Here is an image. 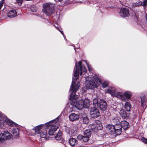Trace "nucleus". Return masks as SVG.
<instances>
[{
	"instance_id": "ea45409f",
	"label": "nucleus",
	"mask_w": 147,
	"mask_h": 147,
	"mask_svg": "<svg viewBox=\"0 0 147 147\" xmlns=\"http://www.w3.org/2000/svg\"><path fill=\"white\" fill-rule=\"evenodd\" d=\"M56 28L58 30H59L61 33L62 34V35L63 36V32L62 31H60V28L58 27H56L55 26Z\"/></svg>"
},
{
	"instance_id": "ddd939ff",
	"label": "nucleus",
	"mask_w": 147,
	"mask_h": 147,
	"mask_svg": "<svg viewBox=\"0 0 147 147\" xmlns=\"http://www.w3.org/2000/svg\"><path fill=\"white\" fill-rule=\"evenodd\" d=\"M99 106L98 107L102 111H104L105 110L107 107V104L106 102L103 100L101 99L99 102Z\"/></svg>"
},
{
	"instance_id": "2eb2a0df",
	"label": "nucleus",
	"mask_w": 147,
	"mask_h": 147,
	"mask_svg": "<svg viewBox=\"0 0 147 147\" xmlns=\"http://www.w3.org/2000/svg\"><path fill=\"white\" fill-rule=\"evenodd\" d=\"M114 129L115 130V133H116L117 135H119L121 133V124L119 123H116L114 125Z\"/></svg>"
},
{
	"instance_id": "cd10ccee",
	"label": "nucleus",
	"mask_w": 147,
	"mask_h": 147,
	"mask_svg": "<svg viewBox=\"0 0 147 147\" xmlns=\"http://www.w3.org/2000/svg\"><path fill=\"white\" fill-rule=\"evenodd\" d=\"M93 103L94 107H98V99L97 98L94 99L93 100Z\"/></svg>"
},
{
	"instance_id": "f8f14e48",
	"label": "nucleus",
	"mask_w": 147,
	"mask_h": 147,
	"mask_svg": "<svg viewBox=\"0 0 147 147\" xmlns=\"http://www.w3.org/2000/svg\"><path fill=\"white\" fill-rule=\"evenodd\" d=\"M46 127L45 125H40L36 127L35 128H33L32 130L34 131L36 134H40L42 131L45 129Z\"/></svg>"
},
{
	"instance_id": "a211bd4d",
	"label": "nucleus",
	"mask_w": 147,
	"mask_h": 147,
	"mask_svg": "<svg viewBox=\"0 0 147 147\" xmlns=\"http://www.w3.org/2000/svg\"><path fill=\"white\" fill-rule=\"evenodd\" d=\"M69 118L70 121H74L78 119L79 117L77 114L75 113H71L69 115Z\"/></svg>"
},
{
	"instance_id": "5701e85b",
	"label": "nucleus",
	"mask_w": 147,
	"mask_h": 147,
	"mask_svg": "<svg viewBox=\"0 0 147 147\" xmlns=\"http://www.w3.org/2000/svg\"><path fill=\"white\" fill-rule=\"evenodd\" d=\"M19 130L18 128L13 129L11 130V132L13 134V136L16 138H18L19 137L18 133Z\"/></svg>"
},
{
	"instance_id": "0eeeda50",
	"label": "nucleus",
	"mask_w": 147,
	"mask_h": 147,
	"mask_svg": "<svg viewBox=\"0 0 147 147\" xmlns=\"http://www.w3.org/2000/svg\"><path fill=\"white\" fill-rule=\"evenodd\" d=\"M90 115L91 117L96 118L100 115L98 110L96 108H91L90 111Z\"/></svg>"
},
{
	"instance_id": "1a4fd4ad",
	"label": "nucleus",
	"mask_w": 147,
	"mask_h": 147,
	"mask_svg": "<svg viewBox=\"0 0 147 147\" xmlns=\"http://www.w3.org/2000/svg\"><path fill=\"white\" fill-rule=\"evenodd\" d=\"M96 124L92 125L91 128L93 131H95L96 130L102 129V124L100 123L99 121H97L96 122Z\"/></svg>"
},
{
	"instance_id": "393cba45",
	"label": "nucleus",
	"mask_w": 147,
	"mask_h": 147,
	"mask_svg": "<svg viewBox=\"0 0 147 147\" xmlns=\"http://www.w3.org/2000/svg\"><path fill=\"white\" fill-rule=\"evenodd\" d=\"M82 118L83 120V123L85 124H87L89 122V119L87 115L85 114H83L82 116Z\"/></svg>"
},
{
	"instance_id": "4be33fe9",
	"label": "nucleus",
	"mask_w": 147,
	"mask_h": 147,
	"mask_svg": "<svg viewBox=\"0 0 147 147\" xmlns=\"http://www.w3.org/2000/svg\"><path fill=\"white\" fill-rule=\"evenodd\" d=\"M17 16V13L14 9L11 10L7 13V16L10 18H13Z\"/></svg>"
},
{
	"instance_id": "a19ab883",
	"label": "nucleus",
	"mask_w": 147,
	"mask_h": 147,
	"mask_svg": "<svg viewBox=\"0 0 147 147\" xmlns=\"http://www.w3.org/2000/svg\"><path fill=\"white\" fill-rule=\"evenodd\" d=\"M146 21L147 22V14H146Z\"/></svg>"
},
{
	"instance_id": "473e14b6",
	"label": "nucleus",
	"mask_w": 147,
	"mask_h": 147,
	"mask_svg": "<svg viewBox=\"0 0 147 147\" xmlns=\"http://www.w3.org/2000/svg\"><path fill=\"white\" fill-rule=\"evenodd\" d=\"M111 122L113 124L118 123V122L119 123V122L118 121V119L116 118H115L114 119H112L111 121Z\"/></svg>"
},
{
	"instance_id": "9b49d317",
	"label": "nucleus",
	"mask_w": 147,
	"mask_h": 147,
	"mask_svg": "<svg viewBox=\"0 0 147 147\" xmlns=\"http://www.w3.org/2000/svg\"><path fill=\"white\" fill-rule=\"evenodd\" d=\"M120 16L122 17H127L129 15L128 9L126 8H123L121 9L119 11Z\"/></svg>"
},
{
	"instance_id": "f704fd0d",
	"label": "nucleus",
	"mask_w": 147,
	"mask_h": 147,
	"mask_svg": "<svg viewBox=\"0 0 147 147\" xmlns=\"http://www.w3.org/2000/svg\"><path fill=\"white\" fill-rule=\"evenodd\" d=\"M85 62L86 63L87 65L89 71H91L92 70V68L91 66L90 65H89L85 61Z\"/></svg>"
},
{
	"instance_id": "7c9ffc66",
	"label": "nucleus",
	"mask_w": 147,
	"mask_h": 147,
	"mask_svg": "<svg viewBox=\"0 0 147 147\" xmlns=\"http://www.w3.org/2000/svg\"><path fill=\"white\" fill-rule=\"evenodd\" d=\"M65 109L67 113H69L72 111V108L67 106L66 107Z\"/></svg>"
},
{
	"instance_id": "423d86ee",
	"label": "nucleus",
	"mask_w": 147,
	"mask_h": 147,
	"mask_svg": "<svg viewBox=\"0 0 147 147\" xmlns=\"http://www.w3.org/2000/svg\"><path fill=\"white\" fill-rule=\"evenodd\" d=\"M121 93L120 96L121 98H120V100L123 101H128L132 95V93L128 91H125L124 93L121 92Z\"/></svg>"
},
{
	"instance_id": "6e6552de",
	"label": "nucleus",
	"mask_w": 147,
	"mask_h": 147,
	"mask_svg": "<svg viewBox=\"0 0 147 147\" xmlns=\"http://www.w3.org/2000/svg\"><path fill=\"white\" fill-rule=\"evenodd\" d=\"M12 137V136L8 131H5L3 134L0 133V142L11 139Z\"/></svg>"
},
{
	"instance_id": "4468645a",
	"label": "nucleus",
	"mask_w": 147,
	"mask_h": 147,
	"mask_svg": "<svg viewBox=\"0 0 147 147\" xmlns=\"http://www.w3.org/2000/svg\"><path fill=\"white\" fill-rule=\"evenodd\" d=\"M70 145L74 147H79L80 146L78 144V141L75 138H71L69 141Z\"/></svg>"
},
{
	"instance_id": "20e7f679",
	"label": "nucleus",
	"mask_w": 147,
	"mask_h": 147,
	"mask_svg": "<svg viewBox=\"0 0 147 147\" xmlns=\"http://www.w3.org/2000/svg\"><path fill=\"white\" fill-rule=\"evenodd\" d=\"M54 5L51 3H47L43 5V11L47 15L50 16L55 11Z\"/></svg>"
},
{
	"instance_id": "c9c22d12",
	"label": "nucleus",
	"mask_w": 147,
	"mask_h": 147,
	"mask_svg": "<svg viewBox=\"0 0 147 147\" xmlns=\"http://www.w3.org/2000/svg\"><path fill=\"white\" fill-rule=\"evenodd\" d=\"M143 6L147 5V0H144L143 2H142V5Z\"/></svg>"
},
{
	"instance_id": "c756f323",
	"label": "nucleus",
	"mask_w": 147,
	"mask_h": 147,
	"mask_svg": "<svg viewBox=\"0 0 147 147\" xmlns=\"http://www.w3.org/2000/svg\"><path fill=\"white\" fill-rule=\"evenodd\" d=\"M142 5V2L140 1H137L136 3H134L132 4V6L134 7H137L140 6Z\"/></svg>"
},
{
	"instance_id": "aec40b11",
	"label": "nucleus",
	"mask_w": 147,
	"mask_h": 147,
	"mask_svg": "<svg viewBox=\"0 0 147 147\" xmlns=\"http://www.w3.org/2000/svg\"><path fill=\"white\" fill-rule=\"evenodd\" d=\"M121 125V128H123L124 130H126L129 127V123L125 121H122Z\"/></svg>"
},
{
	"instance_id": "4c0bfd02",
	"label": "nucleus",
	"mask_w": 147,
	"mask_h": 147,
	"mask_svg": "<svg viewBox=\"0 0 147 147\" xmlns=\"http://www.w3.org/2000/svg\"><path fill=\"white\" fill-rule=\"evenodd\" d=\"M77 139L80 140H82L83 138V136L81 135H79L77 137Z\"/></svg>"
},
{
	"instance_id": "b1692460",
	"label": "nucleus",
	"mask_w": 147,
	"mask_h": 147,
	"mask_svg": "<svg viewBox=\"0 0 147 147\" xmlns=\"http://www.w3.org/2000/svg\"><path fill=\"white\" fill-rule=\"evenodd\" d=\"M47 132L46 129H44L43 130L40 134V136L41 138H44L45 139H47Z\"/></svg>"
},
{
	"instance_id": "c85d7f7f",
	"label": "nucleus",
	"mask_w": 147,
	"mask_h": 147,
	"mask_svg": "<svg viewBox=\"0 0 147 147\" xmlns=\"http://www.w3.org/2000/svg\"><path fill=\"white\" fill-rule=\"evenodd\" d=\"M91 134V132L89 129L86 130L84 132V136L89 138Z\"/></svg>"
},
{
	"instance_id": "bb28decb",
	"label": "nucleus",
	"mask_w": 147,
	"mask_h": 147,
	"mask_svg": "<svg viewBox=\"0 0 147 147\" xmlns=\"http://www.w3.org/2000/svg\"><path fill=\"white\" fill-rule=\"evenodd\" d=\"M55 138L57 140H60L61 139V131H59L56 136H55Z\"/></svg>"
},
{
	"instance_id": "58836bf2",
	"label": "nucleus",
	"mask_w": 147,
	"mask_h": 147,
	"mask_svg": "<svg viewBox=\"0 0 147 147\" xmlns=\"http://www.w3.org/2000/svg\"><path fill=\"white\" fill-rule=\"evenodd\" d=\"M4 3L3 0H1L0 2V9H1L2 7L3 6Z\"/></svg>"
},
{
	"instance_id": "e433bc0d",
	"label": "nucleus",
	"mask_w": 147,
	"mask_h": 147,
	"mask_svg": "<svg viewBox=\"0 0 147 147\" xmlns=\"http://www.w3.org/2000/svg\"><path fill=\"white\" fill-rule=\"evenodd\" d=\"M141 140L144 143L147 144V139L146 138L144 137H142L141 138Z\"/></svg>"
},
{
	"instance_id": "79ce46f5",
	"label": "nucleus",
	"mask_w": 147,
	"mask_h": 147,
	"mask_svg": "<svg viewBox=\"0 0 147 147\" xmlns=\"http://www.w3.org/2000/svg\"><path fill=\"white\" fill-rule=\"evenodd\" d=\"M63 0H58V1H62Z\"/></svg>"
},
{
	"instance_id": "dca6fc26",
	"label": "nucleus",
	"mask_w": 147,
	"mask_h": 147,
	"mask_svg": "<svg viewBox=\"0 0 147 147\" xmlns=\"http://www.w3.org/2000/svg\"><path fill=\"white\" fill-rule=\"evenodd\" d=\"M2 120L3 121V122H5L7 125L11 126L15 125L16 123H14L11 120H9L8 119L7 117L4 116L2 118Z\"/></svg>"
},
{
	"instance_id": "39448f33",
	"label": "nucleus",
	"mask_w": 147,
	"mask_h": 147,
	"mask_svg": "<svg viewBox=\"0 0 147 147\" xmlns=\"http://www.w3.org/2000/svg\"><path fill=\"white\" fill-rule=\"evenodd\" d=\"M105 92L111 94L112 96L116 97L119 99L121 98V92H120L119 89L118 88L114 87H109Z\"/></svg>"
},
{
	"instance_id": "9d476101",
	"label": "nucleus",
	"mask_w": 147,
	"mask_h": 147,
	"mask_svg": "<svg viewBox=\"0 0 147 147\" xmlns=\"http://www.w3.org/2000/svg\"><path fill=\"white\" fill-rule=\"evenodd\" d=\"M76 129V127H71L70 128L66 127L65 128V131L70 136H74V133Z\"/></svg>"
},
{
	"instance_id": "f03ea898",
	"label": "nucleus",
	"mask_w": 147,
	"mask_h": 147,
	"mask_svg": "<svg viewBox=\"0 0 147 147\" xmlns=\"http://www.w3.org/2000/svg\"><path fill=\"white\" fill-rule=\"evenodd\" d=\"M86 87L87 89H92L93 88H96L99 86L100 84L103 88L107 87L109 84V82L107 81H105L102 83L99 78L97 76L93 77V80H91V78L90 77H87L86 78Z\"/></svg>"
},
{
	"instance_id": "6ab92c4d",
	"label": "nucleus",
	"mask_w": 147,
	"mask_h": 147,
	"mask_svg": "<svg viewBox=\"0 0 147 147\" xmlns=\"http://www.w3.org/2000/svg\"><path fill=\"white\" fill-rule=\"evenodd\" d=\"M106 127L109 132L111 134L115 133V130L114 129V125L111 124H108L106 125Z\"/></svg>"
},
{
	"instance_id": "f257e3e1",
	"label": "nucleus",
	"mask_w": 147,
	"mask_h": 147,
	"mask_svg": "<svg viewBox=\"0 0 147 147\" xmlns=\"http://www.w3.org/2000/svg\"><path fill=\"white\" fill-rule=\"evenodd\" d=\"M78 65L79 67L77 65V62H76L74 70V77L69 90V99L71 100V105L73 103L74 105L76 103L75 105L76 107L78 110H80L84 107L88 108L90 105V102L88 98H86L84 99H82L77 102L78 96V95L76 94V93L80 87V84L79 82H77L76 81L78 78L80 71V75H82V72H85L86 70L84 65L82 64L81 61L79 62Z\"/></svg>"
},
{
	"instance_id": "2f4dec72",
	"label": "nucleus",
	"mask_w": 147,
	"mask_h": 147,
	"mask_svg": "<svg viewBox=\"0 0 147 147\" xmlns=\"http://www.w3.org/2000/svg\"><path fill=\"white\" fill-rule=\"evenodd\" d=\"M4 125L3 123V121L2 120V118L0 116V128L3 127Z\"/></svg>"
},
{
	"instance_id": "f3484780",
	"label": "nucleus",
	"mask_w": 147,
	"mask_h": 147,
	"mask_svg": "<svg viewBox=\"0 0 147 147\" xmlns=\"http://www.w3.org/2000/svg\"><path fill=\"white\" fill-rule=\"evenodd\" d=\"M120 115L123 119H125L129 116V113L126 112L125 110L123 109H121L119 112Z\"/></svg>"
},
{
	"instance_id": "72a5a7b5",
	"label": "nucleus",
	"mask_w": 147,
	"mask_h": 147,
	"mask_svg": "<svg viewBox=\"0 0 147 147\" xmlns=\"http://www.w3.org/2000/svg\"><path fill=\"white\" fill-rule=\"evenodd\" d=\"M89 137L86 136H83V138L82 140L84 142H86L89 139Z\"/></svg>"
},
{
	"instance_id": "7ed1b4c3",
	"label": "nucleus",
	"mask_w": 147,
	"mask_h": 147,
	"mask_svg": "<svg viewBox=\"0 0 147 147\" xmlns=\"http://www.w3.org/2000/svg\"><path fill=\"white\" fill-rule=\"evenodd\" d=\"M58 118L57 117L55 119L45 124V125L46 127L51 126L49 131V134L50 135H54L55 131L58 128L59 125L58 122Z\"/></svg>"
},
{
	"instance_id": "a878e982",
	"label": "nucleus",
	"mask_w": 147,
	"mask_h": 147,
	"mask_svg": "<svg viewBox=\"0 0 147 147\" xmlns=\"http://www.w3.org/2000/svg\"><path fill=\"white\" fill-rule=\"evenodd\" d=\"M140 98L141 105V106L144 108L146 105V100L144 96H140Z\"/></svg>"
},
{
	"instance_id": "412c9836",
	"label": "nucleus",
	"mask_w": 147,
	"mask_h": 147,
	"mask_svg": "<svg viewBox=\"0 0 147 147\" xmlns=\"http://www.w3.org/2000/svg\"><path fill=\"white\" fill-rule=\"evenodd\" d=\"M126 102L124 105V108L126 109L127 112H129L130 111L131 108V106L130 102L129 101H125Z\"/></svg>"
}]
</instances>
